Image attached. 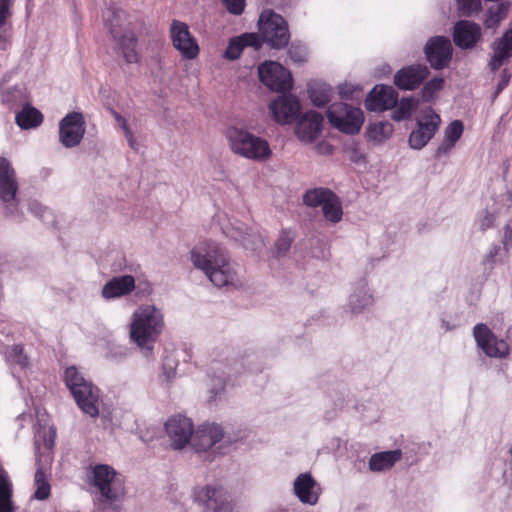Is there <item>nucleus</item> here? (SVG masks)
<instances>
[{"instance_id": "obj_1", "label": "nucleus", "mask_w": 512, "mask_h": 512, "mask_svg": "<svg viewBox=\"0 0 512 512\" xmlns=\"http://www.w3.org/2000/svg\"><path fill=\"white\" fill-rule=\"evenodd\" d=\"M194 266L217 287L236 286L237 276L225 251L214 242H203L191 250Z\"/></svg>"}, {"instance_id": "obj_2", "label": "nucleus", "mask_w": 512, "mask_h": 512, "mask_svg": "<svg viewBox=\"0 0 512 512\" xmlns=\"http://www.w3.org/2000/svg\"><path fill=\"white\" fill-rule=\"evenodd\" d=\"M164 329V317L154 305H141L132 315L129 328L131 340L141 348H152Z\"/></svg>"}, {"instance_id": "obj_3", "label": "nucleus", "mask_w": 512, "mask_h": 512, "mask_svg": "<svg viewBox=\"0 0 512 512\" xmlns=\"http://www.w3.org/2000/svg\"><path fill=\"white\" fill-rule=\"evenodd\" d=\"M64 380L79 408L89 416L97 417L99 415V389L87 381L73 366L65 370Z\"/></svg>"}, {"instance_id": "obj_4", "label": "nucleus", "mask_w": 512, "mask_h": 512, "mask_svg": "<svg viewBox=\"0 0 512 512\" xmlns=\"http://www.w3.org/2000/svg\"><path fill=\"white\" fill-rule=\"evenodd\" d=\"M232 151L247 159L263 161L270 157L271 149L269 143L244 129L231 127L227 130Z\"/></svg>"}, {"instance_id": "obj_5", "label": "nucleus", "mask_w": 512, "mask_h": 512, "mask_svg": "<svg viewBox=\"0 0 512 512\" xmlns=\"http://www.w3.org/2000/svg\"><path fill=\"white\" fill-rule=\"evenodd\" d=\"M261 41L267 42L272 48L280 49L288 45L290 33L284 18L273 11H263L259 18Z\"/></svg>"}, {"instance_id": "obj_6", "label": "nucleus", "mask_w": 512, "mask_h": 512, "mask_svg": "<svg viewBox=\"0 0 512 512\" xmlns=\"http://www.w3.org/2000/svg\"><path fill=\"white\" fill-rule=\"evenodd\" d=\"M329 123L339 131L346 134H356L360 131L364 121L360 108L346 103H333L326 111Z\"/></svg>"}, {"instance_id": "obj_7", "label": "nucleus", "mask_w": 512, "mask_h": 512, "mask_svg": "<svg viewBox=\"0 0 512 512\" xmlns=\"http://www.w3.org/2000/svg\"><path fill=\"white\" fill-rule=\"evenodd\" d=\"M115 478L116 471L112 467L104 464L94 467L92 483L99 492V503L112 506L122 499L124 490Z\"/></svg>"}, {"instance_id": "obj_8", "label": "nucleus", "mask_w": 512, "mask_h": 512, "mask_svg": "<svg viewBox=\"0 0 512 512\" xmlns=\"http://www.w3.org/2000/svg\"><path fill=\"white\" fill-rule=\"evenodd\" d=\"M260 81L275 92H287L292 89L293 79L289 70L275 61H266L258 67Z\"/></svg>"}, {"instance_id": "obj_9", "label": "nucleus", "mask_w": 512, "mask_h": 512, "mask_svg": "<svg viewBox=\"0 0 512 512\" xmlns=\"http://www.w3.org/2000/svg\"><path fill=\"white\" fill-rule=\"evenodd\" d=\"M169 34L173 47L179 51L183 59L193 60L199 55L200 47L197 39L192 35L185 22L172 20Z\"/></svg>"}, {"instance_id": "obj_10", "label": "nucleus", "mask_w": 512, "mask_h": 512, "mask_svg": "<svg viewBox=\"0 0 512 512\" xmlns=\"http://www.w3.org/2000/svg\"><path fill=\"white\" fill-rule=\"evenodd\" d=\"M473 336L477 343V346L491 358H506L510 353V347L508 343L499 339L489 329V327L483 323H479L473 328Z\"/></svg>"}, {"instance_id": "obj_11", "label": "nucleus", "mask_w": 512, "mask_h": 512, "mask_svg": "<svg viewBox=\"0 0 512 512\" xmlns=\"http://www.w3.org/2000/svg\"><path fill=\"white\" fill-rule=\"evenodd\" d=\"M86 131V122L81 112L68 113L59 123V140L66 148L79 145Z\"/></svg>"}, {"instance_id": "obj_12", "label": "nucleus", "mask_w": 512, "mask_h": 512, "mask_svg": "<svg viewBox=\"0 0 512 512\" xmlns=\"http://www.w3.org/2000/svg\"><path fill=\"white\" fill-rule=\"evenodd\" d=\"M441 118L432 108L422 112L421 118L417 121V129L409 136V145L413 149L423 148L437 132Z\"/></svg>"}, {"instance_id": "obj_13", "label": "nucleus", "mask_w": 512, "mask_h": 512, "mask_svg": "<svg viewBox=\"0 0 512 512\" xmlns=\"http://www.w3.org/2000/svg\"><path fill=\"white\" fill-rule=\"evenodd\" d=\"M452 45L444 36L431 38L425 46V54L434 69H443L448 66L452 58Z\"/></svg>"}, {"instance_id": "obj_14", "label": "nucleus", "mask_w": 512, "mask_h": 512, "mask_svg": "<svg viewBox=\"0 0 512 512\" xmlns=\"http://www.w3.org/2000/svg\"><path fill=\"white\" fill-rule=\"evenodd\" d=\"M196 499L203 505L205 512H229L230 503L227 492L220 486L207 485L201 488Z\"/></svg>"}, {"instance_id": "obj_15", "label": "nucleus", "mask_w": 512, "mask_h": 512, "mask_svg": "<svg viewBox=\"0 0 512 512\" xmlns=\"http://www.w3.org/2000/svg\"><path fill=\"white\" fill-rule=\"evenodd\" d=\"M398 102V92L387 85H376L365 100V107L369 111L382 112L392 109Z\"/></svg>"}, {"instance_id": "obj_16", "label": "nucleus", "mask_w": 512, "mask_h": 512, "mask_svg": "<svg viewBox=\"0 0 512 512\" xmlns=\"http://www.w3.org/2000/svg\"><path fill=\"white\" fill-rule=\"evenodd\" d=\"M224 431L218 424L204 423L192 431L191 445L197 452L207 451L222 440Z\"/></svg>"}, {"instance_id": "obj_17", "label": "nucleus", "mask_w": 512, "mask_h": 512, "mask_svg": "<svg viewBox=\"0 0 512 512\" xmlns=\"http://www.w3.org/2000/svg\"><path fill=\"white\" fill-rule=\"evenodd\" d=\"M165 429L172 440L174 449L183 448L191 439L193 431L192 421L184 416L171 417L165 424Z\"/></svg>"}, {"instance_id": "obj_18", "label": "nucleus", "mask_w": 512, "mask_h": 512, "mask_svg": "<svg viewBox=\"0 0 512 512\" xmlns=\"http://www.w3.org/2000/svg\"><path fill=\"white\" fill-rule=\"evenodd\" d=\"M429 69L425 65L403 67L394 75V84L401 90H414L428 77Z\"/></svg>"}, {"instance_id": "obj_19", "label": "nucleus", "mask_w": 512, "mask_h": 512, "mask_svg": "<svg viewBox=\"0 0 512 512\" xmlns=\"http://www.w3.org/2000/svg\"><path fill=\"white\" fill-rule=\"evenodd\" d=\"M270 111L276 122L290 124L300 111V103L292 95L280 96L270 104Z\"/></svg>"}, {"instance_id": "obj_20", "label": "nucleus", "mask_w": 512, "mask_h": 512, "mask_svg": "<svg viewBox=\"0 0 512 512\" xmlns=\"http://www.w3.org/2000/svg\"><path fill=\"white\" fill-rule=\"evenodd\" d=\"M322 126L323 116L316 111H308L298 120L295 133L301 141L312 142L319 136Z\"/></svg>"}, {"instance_id": "obj_21", "label": "nucleus", "mask_w": 512, "mask_h": 512, "mask_svg": "<svg viewBox=\"0 0 512 512\" xmlns=\"http://www.w3.org/2000/svg\"><path fill=\"white\" fill-rule=\"evenodd\" d=\"M481 38V27L468 20H460L454 26L453 41L461 49L473 48Z\"/></svg>"}, {"instance_id": "obj_22", "label": "nucleus", "mask_w": 512, "mask_h": 512, "mask_svg": "<svg viewBox=\"0 0 512 512\" xmlns=\"http://www.w3.org/2000/svg\"><path fill=\"white\" fill-rule=\"evenodd\" d=\"M17 191L16 172L7 158L0 157V199L10 203L15 200Z\"/></svg>"}, {"instance_id": "obj_23", "label": "nucleus", "mask_w": 512, "mask_h": 512, "mask_svg": "<svg viewBox=\"0 0 512 512\" xmlns=\"http://www.w3.org/2000/svg\"><path fill=\"white\" fill-rule=\"evenodd\" d=\"M293 490L300 502L309 505L317 504L320 488L310 473H301L294 481Z\"/></svg>"}, {"instance_id": "obj_24", "label": "nucleus", "mask_w": 512, "mask_h": 512, "mask_svg": "<svg viewBox=\"0 0 512 512\" xmlns=\"http://www.w3.org/2000/svg\"><path fill=\"white\" fill-rule=\"evenodd\" d=\"M245 47H253L259 50L262 47V41L256 33H244L238 37L230 39L224 52V57L229 60L238 59Z\"/></svg>"}, {"instance_id": "obj_25", "label": "nucleus", "mask_w": 512, "mask_h": 512, "mask_svg": "<svg viewBox=\"0 0 512 512\" xmlns=\"http://www.w3.org/2000/svg\"><path fill=\"white\" fill-rule=\"evenodd\" d=\"M135 288V279L132 275H122L112 278L102 289V296L106 299L122 297L131 293Z\"/></svg>"}, {"instance_id": "obj_26", "label": "nucleus", "mask_w": 512, "mask_h": 512, "mask_svg": "<svg viewBox=\"0 0 512 512\" xmlns=\"http://www.w3.org/2000/svg\"><path fill=\"white\" fill-rule=\"evenodd\" d=\"M112 37L118 42L119 48L127 63H138L140 56L136 50L137 38L132 31L125 32L123 35L118 36V32L114 27H110Z\"/></svg>"}, {"instance_id": "obj_27", "label": "nucleus", "mask_w": 512, "mask_h": 512, "mask_svg": "<svg viewBox=\"0 0 512 512\" xmlns=\"http://www.w3.org/2000/svg\"><path fill=\"white\" fill-rule=\"evenodd\" d=\"M493 49L494 54L489 65L491 70L495 71L512 55V29L506 31L504 35L494 43Z\"/></svg>"}, {"instance_id": "obj_28", "label": "nucleus", "mask_w": 512, "mask_h": 512, "mask_svg": "<svg viewBox=\"0 0 512 512\" xmlns=\"http://www.w3.org/2000/svg\"><path fill=\"white\" fill-rule=\"evenodd\" d=\"M401 457L402 451L400 449L375 453L369 460V468L374 472L388 470L393 467Z\"/></svg>"}, {"instance_id": "obj_29", "label": "nucleus", "mask_w": 512, "mask_h": 512, "mask_svg": "<svg viewBox=\"0 0 512 512\" xmlns=\"http://www.w3.org/2000/svg\"><path fill=\"white\" fill-rule=\"evenodd\" d=\"M44 120L43 114L36 108L29 104L23 106V108L16 114V124L24 130L33 129L42 124Z\"/></svg>"}, {"instance_id": "obj_30", "label": "nucleus", "mask_w": 512, "mask_h": 512, "mask_svg": "<svg viewBox=\"0 0 512 512\" xmlns=\"http://www.w3.org/2000/svg\"><path fill=\"white\" fill-rule=\"evenodd\" d=\"M464 126L460 120L451 122L445 130V137L443 143L438 147L436 155L449 153L456 142L461 138L463 134Z\"/></svg>"}, {"instance_id": "obj_31", "label": "nucleus", "mask_w": 512, "mask_h": 512, "mask_svg": "<svg viewBox=\"0 0 512 512\" xmlns=\"http://www.w3.org/2000/svg\"><path fill=\"white\" fill-rule=\"evenodd\" d=\"M308 94L313 105L323 107L331 101L333 89L326 84L313 83L309 85Z\"/></svg>"}, {"instance_id": "obj_32", "label": "nucleus", "mask_w": 512, "mask_h": 512, "mask_svg": "<svg viewBox=\"0 0 512 512\" xmlns=\"http://www.w3.org/2000/svg\"><path fill=\"white\" fill-rule=\"evenodd\" d=\"M323 215L326 220L337 223L342 219L343 211L338 196L332 191V196L322 206Z\"/></svg>"}, {"instance_id": "obj_33", "label": "nucleus", "mask_w": 512, "mask_h": 512, "mask_svg": "<svg viewBox=\"0 0 512 512\" xmlns=\"http://www.w3.org/2000/svg\"><path fill=\"white\" fill-rule=\"evenodd\" d=\"M329 196H332V191L328 188H314L306 191L303 195V202L309 207H319L328 200Z\"/></svg>"}, {"instance_id": "obj_34", "label": "nucleus", "mask_w": 512, "mask_h": 512, "mask_svg": "<svg viewBox=\"0 0 512 512\" xmlns=\"http://www.w3.org/2000/svg\"><path fill=\"white\" fill-rule=\"evenodd\" d=\"M508 13V7L504 3L497 4L490 7L486 12L484 25L486 28H496L502 20H504Z\"/></svg>"}, {"instance_id": "obj_35", "label": "nucleus", "mask_w": 512, "mask_h": 512, "mask_svg": "<svg viewBox=\"0 0 512 512\" xmlns=\"http://www.w3.org/2000/svg\"><path fill=\"white\" fill-rule=\"evenodd\" d=\"M295 239V233L291 229H282L277 240L273 246V254L276 257H282L289 251L293 241Z\"/></svg>"}, {"instance_id": "obj_36", "label": "nucleus", "mask_w": 512, "mask_h": 512, "mask_svg": "<svg viewBox=\"0 0 512 512\" xmlns=\"http://www.w3.org/2000/svg\"><path fill=\"white\" fill-rule=\"evenodd\" d=\"M36 490L34 496L38 500H46L50 496L51 486L47 479L45 472L39 468L37 469L34 477Z\"/></svg>"}, {"instance_id": "obj_37", "label": "nucleus", "mask_w": 512, "mask_h": 512, "mask_svg": "<svg viewBox=\"0 0 512 512\" xmlns=\"http://www.w3.org/2000/svg\"><path fill=\"white\" fill-rule=\"evenodd\" d=\"M415 107L416 102L413 98H403L399 103L397 102L392 118L395 121L406 120L411 117Z\"/></svg>"}, {"instance_id": "obj_38", "label": "nucleus", "mask_w": 512, "mask_h": 512, "mask_svg": "<svg viewBox=\"0 0 512 512\" xmlns=\"http://www.w3.org/2000/svg\"><path fill=\"white\" fill-rule=\"evenodd\" d=\"M392 125L388 122H379L369 126L368 136L370 139L382 142L392 134Z\"/></svg>"}, {"instance_id": "obj_39", "label": "nucleus", "mask_w": 512, "mask_h": 512, "mask_svg": "<svg viewBox=\"0 0 512 512\" xmlns=\"http://www.w3.org/2000/svg\"><path fill=\"white\" fill-rule=\"evenodd\" d=\"M457 11L461 16L470 17L482 10L481 0H456Z\"/></svg>"}, {"instance_id": "obj_40", "label": "nucleus", "mask_w": 512, "mask_h": 512, "mask_svg": "<svg viewBox=\"0 0 512 512\" xmlns=\"http://www.w3.org/2000/svg\"><path fill=\"white\" fill-rule=\"evenodd\" d=\"M12 488L10 483L5 479H0V512H12Z\"/></svg>"}, {"instance_id": "obj_41", "label": "nucleus", "mask_w": 512, "mask_h": 512, "mask_svg": "<svg viewBox=\"0 0 512 512\" xmlns=\"http://www.w3.org/2000/svg\"><path fill=\"white\" fill-rule=\"evenodd\" d=\"M444 79L441 77H435L432 80L428 81L422 91V98L424 101H430L434 98L436 93L443 88Z\"/></svg>"}, {"instance_id": "obj_42", "label": "nucleus", "mask_w": 512, "mask_h": 512, "mask_svg": "<svg viewBox=\"0 0 512 512\" xmlns=\"http://www.w3.org/2000/svg\"><path fill=\"white\" fill-rule=\"evenodd\" d=\"M9 360L20 366L21 368H25L28 365V357L24 353V348L22 345H14L8 351Z\"/></svg>"}, {"instance_id": "obj_43", "label": "nucleus", "mask_w": 512, "mask_h": 512, "mask_svg": "<svg viewBox=\"0 0 512 512\" xmlns=\"http://www.w3.org/2000/svg\"><path fill=\"white\" fill-rule=\"evenodd\" d=\"M373 302L372 296L364 294L361 299L357 296H352L350 305L353 313L361 312L365 307L371 305Z\"/></svg>"}, {"instance_id": "obj_44", "label": "nucleus", "mask_w": 512, "mask_h": 512, "mask_svg": "<svg viewBox=\"0 0 512 512\" xmlns=\"http://www.w3.org/2000/svg\"><path fill=\"white\" fill-rule=\"evenodd\" d=\"M229 13L241 15L245 8V0H221Z\"/></svg>"}, {"instance_id": "obj_45", "label": "nucleus", "mask_w": 512, "mask_h": 512, "mask_svg": "<svg viewBox=\"0 0 512 512\" xmlns=\"http://www.w3.org/2000/svg\"><path fill=\"white\" fill-rule=\"evenodd\" d=\"M12 0H0V28H2L7 19L11 16L10 7Z\"/></svg>"}, {"instance_id": "obj_46", "label": "nucleus", "mask_w": 512, "mask_h": 512, "mask_svg": "<svg viewBox=\"0 0 512 512\" xmlns=\"http://www.w3.org/2000/svg\"><path fill=\"white\" fill-rule=\"evenodd\" d=\"M124 132V135H125V138L129 144V146L133 149V150H138V142L136 140V138L134 137V134L133 132L131 131L130 128L126 129Z\"/></svg>"}, {"instance_id": "obj_47", "label": "nucleus", "mask_w": 512, "mask_h": 512, "mask_svg": "<svg viewBox=\"0 0 512 512\" xmlns=\"http://www.w3.org/2000/svg\"><path fill=\"white\" fill-rule=\"evenodd\" d=\"M493 224V216L489 213L485 215V217L481 220L480 227L483 231L490 228Z\"/></svg>"}, {"instance_id": "obj_48", "label": "nucleus", "mask_w": 512, "mask_h": 512, "mask_svg": "<svg viewBox=\"0 0 512 512\" xmlns=\"http://www.w3.org/2000/svg\"><path fill=\"white\" fill-rule=\"evenodd\" d=\"M339 94L341 95L342 98L348 99L352 97L353 90L348 85H343L339 87Z\"/></svg>"}, {"instance_id": "obj_49", "label": "nucleus", "mask_w": 512, "mask_h": 512, "mask_svg": "<svg viewBox=\"0 0 512 512\" xmlns=\"http://www.w3.org/2000/svg\"><path fill=\"white\" fill-rule=\"evenodd\" d=\"M114 118L119 124V126L122 128L123 131L129 128L128 123L124 117H122L119 113L113 112Z\"/></svg>"}, {"instance_id": "obj_50", "label": "nucleus", "mask_w": 512, "mask_h": 512, "mask_svg": "<svg viewBox=\"0 0 512 512\" xmlns=\"http://www.w3.org/2000/svg\"><path fill=\"white\" fill-rule=\"evenodd\" d=\"M508 84V79L507 78H503L498 86H497V90H496V94H498L499 92H501Z\"/></svg>"}, {"instance_id": "obj_51", "label": "nucleus", "mask_w": 512, "mask_h": 512, "mask_svg": "<svg viewBox=\"0 0 512 512\" xmlns=\"http://www.w3.org/2000/svg\"><path fill=\"white\" fill-rule=\"evenodd\" d=\"M362 156L358 154V151L357 149L355 148L354 149V153H353V156H351V160L354 161V162H358L359 158H361Z\"/></svg>"}, {"instance_id": "obj_52", "label": "nucleus", "mask_w": 512, "mask_h": 512, "mask_svg": "<svg viewBox=\"0 0 512 512\" xmlns=\"http://www.w3.org/2000/svg\"><path fill=\"white\" fill-rule=\"evenodd\" d=\"M323 147H325V151L326 152H331V150H332V146L330 144H325V145L324 144H320L319 145V149H322Z\"/></svg>"}, {"instance_id": "obj_53", "label": "nucleus", "mask_w": 512, "mask_h": 512, "mask_svg": "<svg viewBox=\"0 0 512 512\" xmlns=\"http://www.w3.org/2000/svg\"><path fill=\"white\" fill-rule=\"evenodd\" d=\"M510 453L512 454V446L510 447Z\"/></svg>"}]
</instances>
